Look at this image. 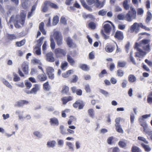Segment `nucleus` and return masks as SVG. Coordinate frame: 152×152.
I'll return each mask as SVG.
<instances>
[{"instance_id":"c85d7f7f","label":"nucleus","mask_w":152,"mask_h":152,"mask_svg":"<svg viewBox=\"0 0 152 152\" xmlns=\"http://www.w3.org/2000/svg\"><path fill=\"white\" fill-rule=\"evenodd\" d=\"M131 152H142V151L139 148L134 145L132 147Z\"/></svg>"},{"instance_id":"4c0bfd02","label":"nucleus","mask_w":152,"mask_h":152,"mask_svg":"<svg viewBox=\"0 0 152 152\" xmlns=\"http://www.w3.org/2000/svg\"><path fill=\"white\" fill-rule=\"evenodd\" d=\"M115 129L116 131L118 132L123 133L124 132L123 130L121 128V126L120 125H115Z\"/></svg>"},{"instance_id":"e433bc0d","label":"nucleus","mask_w":152,"mask_h":152,"mask_svg":"<svg viewBox=\"0 0 152 152\" xmlns=\"http://www.w3.org/2000/svg\"><path fill=\"white\" fill-rule=\"evenodd\" d=\"M128 3V1L127 0H125L123 2V7L126 10H129V5Z\"/></svg>"},{"instance_id":"f257e3e1","label":"nucleus","mask_w":152,"mask_h":152,"mask_svg":"<svg viewBox=\"0 0 152 152\" xmlns=\"http://www.w3.org/2000/svg\"><path fill=\"white\" fill-rule=\"evenodd\" d=\"M139 27L146 31H149L150 30V29L149 28L143 25L142 23H134L131 26L130 29L131 32L133 33L135 31L136 33H138L139 30Z\"/></svg>"},{"instance_id":"a211bd4d","label":"nucleus","mask_w":152,"mask_h":152,"mask_svg":"<svg viewBox=\"0 0 152 152\" xmlns=\"http://www.w3.org/2000/svg\"><path fill=\"white\" fill-rule=\"evenodd\" d=\"M37 78L39 81L43 82L47 79V77L45 73L40 74L37 76Z\"/></svg>"},{"instance_id":"603ef678","label":"nucleus","mask_w":152,"mask_h":152,"mask_svg":"<svg viewBox=\"0 0 152 152\" xmlns=\"http://www.w3.org/2000/svg\"><path fill=\"white\" fill-rule=\"evenodd\" d=\"M88 113L90 116L92 118L94 117V111L93 109L91 108L88 110Z\"/></svg>"},{"instance_id":"7ed1b4c3","label":"nucleus","mask_w":152,"mask_h":152,"mask_svg":"<svg viewBox=\"0 0 152 152\" xmlns=\"http://www.w3.org/2000/svg\"><path fill=\"white\" fill-rule=\"evenodd\" d=\"M142 46L141 44L136 42L134 44V48L136 49L138 52L136 53L135 57H140L141 56H143L146 54V52L143 51L141 49L139 48Z\"/></svg>"},{"instance_id":"09e8293b","label":"nucleus","mask_w":152,"mask_h":152,"mask_svg":"<svg viewBox=\"0 0 152 152\" xmlns=\"http://www.w3.org/2000/svg\"><path fill=\"white\" fill-rule=\"evenodd\" d=\"M107 74V73L106 70L105 69H103L99 74V76L100 78H102L105 75Z\"/></svg>"},{"instance_id":"864d4df0","label":"nucleus","mask_w":152,"mask_h":152,"mask_svg":"<svg viewBox=\"0 0 152 152\" xmlns=\"http://www.w3.org/2000/svg\"><path fill=\"white\" fill-rule=\"evenodd\" d=\"M66 42L67 45L69 47H71L72 46L73 42L72 39L68 38L66 40Z\"/></svg>"},{"instance_id":"4468645a","label":"nucleus","mask_w":152,"mask_h":152,"mask_svg":"<svg viewBox=\"0 0 152 152\" xmlns=\"http://www.w3.org/2000/svg\"><path fill=\"white\" fill-rule=\"evenodd\" d=\"M47 60L50 62H53L54 61L55 59L53 57V53L51 52L49 53L46 54Z\"/></svg>"},{"instance_id":"3c124183","label":"nucleus","mask_w":152,"mask_h":152,"mask_svg":"<svg viewBox=\"0 0 152 152\" xmlns=\"http://www.w3.org/2000/svg\"><path fill=\"white\" fill-rule=\"evenodd\" d=\"M107 13V11L104 9L99 10L98 12V15L102 16H104Z\"/></svg>"},{"instance_id":"aec40b11","label":"nucleus","mask_w":152,"mask_h":152,"mask_svg":"<svg viewBox=\"0 0 152 152\" xmlns=\"http://www.w3.org/2000/svg\"><path fill=\"white\" fill-rule=\"evenodd\" d=\"M44 23L43 22L40 23L39 26V29L43 34L45 35L46 34V32L44 29Z\"/></svg>"},{"instance_id":"9d476101","label":"nucleus","mask_w":152,"mask_h":152,"mask_svg":"<svg viewBox=\"0 0 152 152\" xmlns=\"http://www.w3.org/2000/svg\"><path fill=\"white\" fill-rule=\"evenodd\" d=\"M115 39L119 41L122 40L124 38L123 32L120 31H116L114 35Z\"/></svg>"},{"instance_id":"69168bd1","label":"nucleus","mask_w":152,"mask_h":152,"mask_svg":"<svg viewBox=\"0 0 152 152\" xmlns=\"http://www.w3.org/2000/svg\"><path fill=\"white\" fill-rule=\"evenodd\" d=\"M85 89L87 93H90L91 92V89L88 84H87L85 86Z\"/></svg>"},{"instance_id":"f03ea898","label":"nucleus","mask_w":152,"mask_h":152,"mask_svg":"<svg viewBox=\"0 0 152 152\" xmlns=\"http://www.w3.org/2000/svg\"><path fill=\"white\" fill-rule=\"evenodd\" d=\"M136 17V12L134 8L131 7L130 8V10L126 14V21L130 22L133 19H134Z\"/></svg>"},{"instance_id":"7c9ffc66","label":"nucleus","mask_w":152,"mask_h":152,"mask_svg":"<svg viewBox=\"0 0 152 152\" xmlns=\"http://www.w3.org/2000/svg\"><path fill=\"white\" fill-rule=\"evenodd\" d=\"M26 42V39H24L20 41L16 42L15 43L16 45L18 47H20L24 45Z\"/></svg>"},{"instance_id":"20e7f679","label":"nucleus","mask_w":152,"mask_h":152,"mask_svg":"<svg viewBox=\"0 0 152 152\" xmlns=\"http://www.w3.org/2000/svg\"><path fill=\"white\" fill-rule=\"evenodd\" d=\"M53 36L58 46H61L63 44V36L58 31H55Z\"/></svg>"},{"instance_id":"774afa93","label":"nucleus","mask_w":152,"mask_h":152,"mask_svg":"<svg viewBox=\"0 0 152 152\" xmlns=\"http://www.w3.org/2000/svg\"><path fill=\"white\" fill-rule=\"evenodd\" d=\"M126 27V25L125 24H119L118 25V29L121 30H124Z\"/></svg>"},{"instance_id":"4be33fe9","label":"nucleus","mask_w":152,"mask_h":152,"mask_svg":"<svg viewBox=\"0 0 152 152\" xmlns=\"http://www.w3.org/2000/svg\"><path fill=\"white\" fill-rule=\"evenodd\" d=\"M140 144L142 147L144 149L145 151L148 152L151 151V148L150 147L149 145L145 144L143 143H141Z\"/></svg>"},{"instance_id":"dca6fc26","label":"nucleus","mask_w":152,"mask_h":152,"mask_svg":"<svg viewBox=\"0 0 152 152\" xmlns=\"http://www.w3.org/2000/svg\"><path fill=\"white\" fill-rule=\"evenodd\" d=\"M105 32L108 34H109L112 29V27L108 23L105 24L103 26Z\"/></svg>"},{"instance_id":"a19ab883","label":"nucleus","mask_w":152,"mask_h":152,"mask_svg":"<svg viewBox=\"0 0 152 152\" xmlns=\"http://www.w3.org/2000/svg\"><path fill=\"white\" fill-rule=\"evenodd\" d=\"M50 46L52 49H54L55 47V43L54 39L52 37H50Z\"/></svg>"},{"instance_id":"6e6552de","label":"nucleus","mask_w":152,"mask_h":152,"mask_svg":"<svg viewBox=\"0 0 152 152\" xmlns=\"http://www.w3.org/2000/svg\"><path fill=\"white\" fill-rule=\"evenodd\" d=\"M40 87L38 84H35L34 85V87L32 88L31 91H26V92L28 94H36L37 92L39 91Z\"/></svg>"},{"instance_id":"c03bdc74","label":"nucleus","mask_w":152,"mask_h":152,"mask_svg":"<svg viewBox=\"0 0 152 152\" xmlns=\"http://www.w3.org/2000/svg\"><path fill=\"white\" fill-rule=\"evenodd\" d=\"M59 17L57 15L54 17L53 19V25H56L59 21Z\"/></svg>"},{"instance_id":"0eeeda50","label":"nucleus","mask_w":152,"mask_h":152,"mask_svg":"<svg viewBox=\"0 0 152 152\" xmlns=\"http://www.w3.org/2000/svg\"><path fill=\"white\" fill-rule=\"evenodd\" d=\"M85 105V102L82 100L78 99L73 104V106L75 108H78L79 110L83 109Z\"/></svg>"},{"instance_id":"423d86ee","label":"nucleus","mask_w":152,"mask_h":152,"mask_svg":"<svg viewBox=\"0 0 152 152\" xmlns=\"http://www.w3.org/2000/svg\"><path fill=\"white\" fill-rule=\"evenodd\" d=\"M151 116V114L144 115L140 117L139 119L140 125L143 127L144 129L147 127V125L144 119L150 117Z\"/></svg>"},{"instance_id":"2eb2a0df","label":"nucleus","mask_w":152,"mask_h":152,"mask_svg":"<svg viewBox=\"0 0 152 152\" xmlns=\"http://www.w3.org/2000/svg\"><path fill=\"white\" fill-rule=\"evenodd\" d=\"M105 2V0H104L102 2L99 0H96L94 5L96 7L101 8L102 7Z\"/></svg>"},{"instance_id":"f3484780","label":"nucleus","mask_w":152,"mask_h":152,"mask_svg":"<svg viewBox=\"0 0 152 152\" xmlns=\"http://www.w3.org/2000/svg\"><path fill=\"white\" fill-rule=\"evenodd\" d=\"M49 4L48 1H46L43 4L42 7L41 11L43 12H46L48 10V7Z\"/></svg>"},{"instance_id":"58836bf2","label":"nucleus","mask_w":152,"mask_h":152,"mask_svg":"<svg viewBox=\"0 0 152 152\" xmlns=\"http://www.w3.org/2000/svg\"><path fill=\"white\" fill-rule=\"evenodd\" d=\"M76 118L75 116H70L69 117V119L68 122V125L71 124L72 122H75L76 121Z\"/></svg>"},{"instance_id":"412c9836","label":"nucleus","mask_w":152,"mask_h":152,"mask_svg":"<svg viewBox=\"0 0 152 152\" xmlns=\"http://www.w3.org/2000/svg\"><path fill=\"white\" fill-rule=\"evenodd\" d=\"M50 123L51 125L58 126L59 124V122L58 119L56 118H53L50 119Z\"/></svg>"},{"instance_id":"9b49d317","label":"nucleus","mask_w":152,"mask_h":152,"mask_svg":"<svg viewBox=\"0 0 152 152\" xmlns=\"http://www.w3.org/2000/svg\"><path fill=\"white\" fill-rule=\"evenodd\" d=\"M115 45L110 43H107L105 48V51L107 53H111L115 50Z\"/></svg>"},{"instance_id":"a878e982","label":"nucleus","mask_w":152,"mask_h":152,"mask_svg":"<svg viewBox=\"0 0 152 152\" xmlns=\"http://www.w3.org/2000/svg\"><path fill=\"white\" fill-rule=\"evenodd\" d=\"M48 2L49 4V7L55 10L57 9L58 8V7L57 4L52 2L48 0Z\"/></svg>"},{"instance_id":"49530a36","label":"nucleus","mask_w":152,"mask_h":152,"mask_svg":"<svg viewBox=\"0 0 152 152\" xmlns=\"http://www.w3.org/2000/svg\"><path fill=\"white\" fill-rule=\"evenodd\" d=\"M150 41L149 39H143L141 41V43H140L142 45H146L148 44H150L149 43Z\"/></svg>"},{"instance_id":"bf43d9fd","label":"nucleus","mask_w":152,"mask_h":152,"mask_svg":"<svg viewBox=\"0 0 152 152\" xmlns=\"http://www.w3.org/2000/svg\"><path fill=\"white\" fill-rule=\"evenodd\" d=\"M44 38V37H41L37 41V45H38L39 46H41V45Z\"/></svg>"},{"instance_id":"0e129e2a","label":"nucleus","mask_w":152,"mask_h":152,"mask_svg":"<svg viewBox=\"0 0 152 152\" xmlns=\"http://www.w3.org/2000/svg\"><path fill=\"white\" fill-rule=\"evenodd\" d=\"M68 63L66 62H65L64 63H63L61 64V68L62 69L64 70H65L66 69V67L68 66Z\"/></svg>"},{"instance_id":"6e6d98bb","label":"nucleus","mask_w":152,"mask_h":152,"mask_svg":"<svg viewBox=\"0 0 152 152\" xmlns=\"http://www.w3.org/2000/svg\"><path fill=\"white\" fill-rule=\"evenodd\" d=\"M137 139L138 140L142 141L145 144H148V142L146 140L145 138L143 137L139 136L138 137Z\"/></svg>"},{"instance_id":"5fc2aeb1","label":"nucleus","mask_w":152,"mask_h":152,"mask_svg":"<svg viewBox=\"0 0 152 152\" xmlns=\"http://www.w3.org/2000/svg\"><path fill=\"white\" fill-rule=\"evenodd\" d=\"M60 22L61 23L64 25H66L67 24V20L64 16H62L61 17Z\"/></svg>"},{"instance_id":"13d9d810","label":"nucleus","mask_w":152,"mask_h":152,"mask_svg":"<svg viewBox=\"0 0 152 152\" xmlns=\"http://www.w3.org/2000/svg\"><path fill=\"white\" fill-rule=\"evenodd\" d=\"M73 78L72 79L70 80V83H76L77 80H78V77L75 75H73Z\"/></svg>"},{"instance_id":"f8f14e48","label":"nucleus","mask_w":152,"mask_h":152,"mask_svg":"<svg viewBox=\"0 0 152 152\" xmlns=\"http://www.w3.org/2000/svg\"><path fill=\"white\" fill-rule=\"evenodd\" d=\"M71 89L73 93H76L77 95L79 96L82 95V91L81 89H77L75 86L72 87Z\"/></svg>"},{"instance_id":"e2e57ef3","label":"nucleus","mask_w":152,"mask_h":152,"mask_svg":"<svg viewBox=\"0 0 152 152\" xmlns=\"http://www.w3.org/2000/svg\"><path fill=\"white\" fill-rule=\"evenodd\" d=\"M14 77L13 80L15 82L18 81L20 80V78L15 73H13Z\"/></svg>"},{"instance_id":"ddd939ff","label":"nucleus","mask_w":152,"mask_h":152,"mask_svg":"<svg viewBox=\"0 0 152 152\" xmlns=\"http://www.w3.org/2000/svg\"><path fill=\"white\" fill-rule=\"evenodd\" d=\"M73 97L71 96H64L61 98V101L63 104H66L68 102L73 100Z\"/></svg>"},{"instance_id":"473e14b6","label":"nucleus","mask_w":152,"mask_h":152,"mask_svg":"<svg viewBox=\"0 0 152 152\" xmlns=\"http://www.w3.org/2000/svg\"><path fill=\"white\" fill-rule=\"evenodd\" d=\"M152 18V15L150 12L148 11L147 13V17L145 20V22L148 23L151 19Z\"/></svg>"},{"instance_id":"8fccbe9b","label":"nucleus","mask_w":152,"mask_h":152,"mask_svg":"<svg viewBox=\"0 0 152 152\" xmlns=\"http://www.w3.org/2000/svg\"><path fill=\"white\" fill-rule=\"evenodd\" d=\"M60 130L61 133L63 135H65L67 134L64 129V126L63 125H61L60 127Z\"/></svg>"},{"instance_id":"1a4fd4ad","label":"nucleus","mask_w":152,"mask_h":152,"mask_svg":"<svg viewBox=\"0 0 152 152\" xmlns=\"http://www.w3.org/2000/svg\"><path fill=\"white\" fill-rule=\"evenodd\" d=\"M47 74L49 78L51 80H53L55 77L54 74V69L52 67H48L46 69Z\"/></svg>"},{"instance_id":"4d7b16f0","label":"nucleus","mask_w":152,"mask_h":152,"mask_svg":"<svg viewBox=\"0 0 152 152\" xmlns=\"http://www.w3.org/2000/svg\"><path fill=\"white\" fill-rule=\"evenodd\" d=\"M126 63L125 61H118L117 64V66L118 67H124L126 65Z\"/></svg>"},{"instance_id":"f704fd0d","label":"nucleus","mask_w":152,"mask_h":152,"mask_svg":"<svg viewBox=\"0 0 152 152\" xmlns=\"http://www.w3.org/2000/svg\"><path fill=\"white\" fill-rule=\"evenodd\" d=\"M88 26L92 29H95L96 28V24L94 22L91 21L88 23Z\"/></svg>"},{"instance_id":"c756f323","label":"nucleus","mask_w":152,"mask_h":152,"mask_svg":"<svg viewBox=\"0 0 152 152\" xmlns=\"http://www.w3.org/2000/svg\"><path fill=\"white\" fill-rule=\"evenodd\" d=\"M28 102L26 100H21L17 103L18 106L19 107L22 106L25 104H27Z\"/></svg>"},{"instance_id":"393cba45","label":"nucleus","mask_w":152,"mask_h":152,"mask_svg":"<svg viewBox=\"0 0 152 152\" xmlns=\"http://www.w3.org/2000/svg\"><path fill=\"white\" fill-rule=\"evenodd\" d=\"M56 144V142L54 140L49 141L47 142V145L48 148L54 147Z\"/></svg>"},{"instance_id":"bb28decb","label":"nucleus","mask_w":152,"mask_h":152,"mask_svg":"<svg viewBox=\"0 0 152 152\" xmlns=\"http://www.w3.org/2000/svg\"><path fill=\"white\" fill-rule=\"evenodd\" d=\"M129 82L130 83H134L136 80V77L133 75H130L128 77Z\"/></svg>"},{"instance_id":"c9c22d12","label":"nucleus","mask_w":152,"mask_h":152,"mask_svg":"<svg viewBox=\"0 0 152 152\" xmlns=\"http://www.w3.org/2000/svg\"><path fill=\"white\" fill-rule=\"evenodd\" d=\"M7 39L10 40H12L17 39V37L14 34H8L7 36Z\"/></svg>"},{"instance_id":"5701e85b","label":"nucleus","mask_w":152,"mask_h":152,"mask_svg":"<svg viewBox=\"0 0 152 152\" xmlns=\"http://www.w3.org/2000/svg\"><path fill=\"white\" fill-rule=\"evenodd\" d=\"M67 60L70 65L73 66L75 64V61L74 59L69 55H67Z\"/></svg>"},{"instance_id":"de8ad7c7","label":"nucleus","mask_w":152,"mask_h":152,"mask_svg":"<svg viewBox=\"0 0 152 152\" xmlns=\"http://www.w3.org/2000/svg\"><path fill=\"white\" fill-rule=\"evenodd\" d=\"M117 18L118 20H126V15H124L122 14H118L117 16Z\"/></svg>"},{"instance_id":"72a5a7b5","label":"nucleus","mask_w":152,"mask_h":152,"mask_svg":"<svg viewBox=\"0 0 152 152\" xmlns=\"http://www.w3.org/2000/svg\"><path fill=\"white\" fill-rule=\"evenodd\" d=\"M79 67L83 71H88L89 69V67L86 64H81L80 65Z\"/></svg>"},{"instance_id":"2f4dec72","label":"nucleus","mask_w":152,"mask_h":152,"mask_svg":"<svg viewBox=\"0 0 152 152\" xmlns=\"http://www.w3.org/2000/svg\"><path fill=\"white\" fill-rule=\"evenodd\" d=\"M145 51L147 53L150 52V44H148L146 45H142L141 46Z\"/></svg>"},{"instance_id":"39448f33","label":"nucleus","mask_w":152,"mask_h":152,"mask_svg":"<svg viewBox=\"0 0 152 152\" xmlns=\"http://www.w3.org/2000/svg\"><path fill=\"white\" fill-rule=\"evenodd\" d=\"M54 53L56 58H61L66 56V50L58 48L55 50Z\"/></svg>"},{"instance_id":"37998d69","label":"nucleus","mask_w":152,"mask_h":152,"mask_svg":"<svg viewBox=\"0 0 152 152\" xmlns=\"http://www.w3.org/2000/svg\"><path fill=\"white\" fill-rule=\"evenodd\" d=\"M3 83L7 87L10 88H12V86L5 79H3L2 80Z\"/></svg>"},{"instance_id":"79ce46f5","label":"nucleus","mask_w":152,"mask_h":152,"mask_svg":"<svg viewBox=\"0 0 152 152\" xmlns=\"http://www.w3.org/2000/svg\"><path fill=\"white\" fill-rule=\"evenodd\" d=\"M43 89L44 90L49 91L50 89V86H49L48 81L46 82L43 84Z\"/></svg>"},{"instance_id":"cd10ccee","label":"nucleus","mask_w":152,"mask_h":152,"mask_svg":"<svg viewBox=\"0 0 152 152\" xmlns=\"http://www.w3.org/2000/svg\"><path fill=\"white\" fill-rule=\"evenodd\" d=\"M81 4L84 8H86V9L88 10L89 11H91L92 10V9L88 5H87L85 1L83 0H81L80 1Z\"/></svg>"},{"instance_id":"680f3d73","label":"nucleus","mask_w":152,"mask_h":152,"mask_svg":"<svg viewBox=\"0 0 152 152\" xmlns=\"http://www.w3.org/2000/svg\"><path fill=\"white\" fill-rule=\"evenodd\" d=\"M35 49H36L35 51V53L37 55H39L41 54V48L39 47H36Z\"/></svg>"},{"instance_id":"6ab92c4d","label":"nucleus","mask_w":152,"mask_h":152,"mask_svg":"<svg viewBox=\"0 0 152 152\" xmlns=\"http://www.w3.org/2000/svg\"><path fill=\"white\" fill-rule=\"evenodd\" d=\"M22 68L23 71L25 74H27L28 71V65L26 62H23L22 64Z\"/></svg>"},{"instance_id":"052dcab7","label":"nucleus","mask_w":152,"mask_h":152,"mask_svg":"<svg viewBox=\"0 0 152 152\" xmlns=\"http://www.w3.org/2000/svg\"><path fill=\"white\" fill-rule=\"evenodd\" d=\"M117 75L119 77L123 76L124 75V72L122 70L119 69L117 71Z\"/></svg>"},{"instance_id":"a18cd8bd","label":"nucleus","mask_w":152,"mask_h":152,"mask_svg":"<svg viewBox=\"0 0 152 152\" xmlns=\"http://www.w3.org/2000/svg\"><path fill=\"white\" fill-rule=\"evenodd\" d=\"M118 145L120 147L122 148H125L126 146V143L122 141H120L119 142Z\"/></svg>"},{"instance_id":"b1692460","label":"nucleus","mask_w":152,"mask_h":152,"mask_svg":"<svg viewBox=\"0 0 152 152\" xmlns=\"http://www.w3.org/2000/svg\"><path fill=\"white\" fill-rule=\"evenodd\" d=\"M69 91V87L66 85H64L62 87L61 93L63 94H67Z\"/></svg>"},{"instance_id":"338daca9","label":"nucleus","mask_w":152,"mask_h":152,"mask_svg":"<svg viewBox=\"0 0 152 152\" xmlns=\"http://www.w3.org/2000/svg\"><path fill=\"white\" fill-rule=\"evenodd\" d=\"M132 52H131L130 53V59L131 61L133 63V64L135 65L136 64V63L135 61L134 58L132 57Z\"/></svg>"},{"instance_id":"ea45409f","label":"nucleus","mask_w":152,"mask_h":152,"mask_svg":"<svg viewBox=\"0 0 152 152\" xmlns=\"http://www.w3.org/2000/svg\"><path fill=\"white\" fill-rule=\"evenodd\" d=\"M72 71V70H69L66 73H62V76L64 78H67L69 77L71 74Z\"/></svg>"}]
</instances>
